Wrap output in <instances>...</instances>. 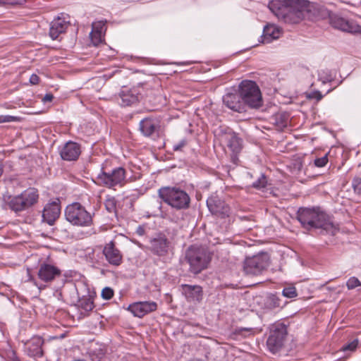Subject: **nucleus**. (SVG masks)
I'll return each mask as SVG.
<instances>
[{
    "label": "nucleus",
    "instance_id": "8fccbe9b",
    "mask_svg": "<svg viewBox=\"0 0 361 361\" xmlns=\"http://www.w3.org/2000/svg\"><path fill=\"white\" fill-rule=\"evenodd\" d=\"M54 99V96L51 94H46L43 98L44 102H51Z\"/></svg>",
    "mask_w": 361,
    "mask_h": 361
},
{
    "label": "nucleus",
    "instance_id": "37998d69",
    "mask_svg": "<svg viewBox=\"0 0 361 361\" xmlns=\"http://www.w3.org/2000/svg\"><path fill=\"white\" fill-rule=\"evenodd\" d=\"M104 26V24L101 21L94 23L92 24V31L102 30V32Z\"/></svg>",
    "mask_w": 361,
    "mask_h": 361
},
{
    "label": "nucleus",
    "instance_id": "20e7f679",
    "mask_svg": "<svg viewBox=\"0 0 361 361\" xmlns=\"http://www.w3.org/2000/svg\"><path fill=\"white\" fill-rule=\"evenodd\" d=\"M185 259L190 266V271L197 274L207 267L212 257L207 248L192 245L185 251Z\"/></svg>",
    "mask_w": 361,
    "mask_h": 361
},
{
    "label": "nucleus",
    "instance_id": "9d476101",
    "mask_svg": "<svg viewBox=\"0 0 361 361\" xmlns=\"http://www.w3.org/2000/svg\"><path fill=\"white\" fill-rule=\"evenodd\" d=\"M270 264L269 255L267 252L247 257L244 262V271L247 275L255 276L266 270Z\"/></svg>",
    "mask_w": 361,
    "mask_h": 361
},
{
    "label": "nucleus",
    "instance_id": "6ab92c4d",
    "mask_svg": "<svg viewBox=\"0 0 361 361\" xmlns=\"http://www.w3.org/2000/svg\"><path fill=\"white\" fill-rule=\"evenodd\" d=\"M81 153L80 145L77 142L68 141L60 149V156L65 161H75Z\"/></svg>",
    "mask_w": 361,
    "mask_h": 361
},
{
    "label": "nucleus",
    "instance_id": "e433bc0d",
    "mask_svg": "<svg viewBox=\"0 0 361 361\" xmlns=\"http://www.w3.org/2000/svg\"><path fill=\"white\" fill-rule=\"evenodd\" d=\"M328 154L329 153H326L323 157L315 159L314 161V165L319 168L324 167L328 163Z\"/></svg>",
    "mask_w": 361,
    "mask_h": 361
},
{
    "label": "nucleus",
    "instance_id": "a18cd8bd",
    "mask_svg": "<svg viewBox=\"0 0 361 361\" xmlns=\"http://www.w3.org/2000/svg\"><path fill=\"white\" fill-rule=\"evenodd\" d=\"M39 82V78L36 74H32L30 78V82L32 85H37Z\"/></svg>",
    "mask_w": 361,
    "mask_h": 361
},
{
    "label": "nucleus",
    "instance_id": "de8ad7c7",
    "mask_svg": "<svg viewBox=\"0 0 361 361\" xmlns=\"http://www.w3.org/2000/svg\"><path fill=\"white\" fill-rule=\"evenodd\" d=\"M136 234L140 236H142L145 233V228L144 226H138L135 231Z\"/></svg>",
    "mask_w": 361,
    "mask_h": 361
},
{
    "label": "nucleus",
    "instance_id": "2f4dec72",
    "mask_svg": "<svg viewBox=\"0 0 361 361\" xmlns=\"http://www.w3.org/2000/svg\"><path fill=\"white\" fill-rule=\"evenodd\" d=\"M104 206L109 213H115L116 211V200L114 197H109L105 200Z\"/></svg>",
    "mask_w": 361,
    "mask_h": 361
},
{
    "label": "nucleus",
    "instance_id": "5701e85b",
    "mask_svg": "<svg viewBox=\"0 0 361 361\" xmlns=\"http://www.w3.org/2000/svg\"><path fill=\"white\" fill-rule=\"evenodd\" d=\"M182 291L186 300L190 302H200L202 299V290L200 286L183 284Z\"/></svg>",
    "mask_w": 361,
    "mask_h": 361
},
{
    "label": "nucleus",
    "instance_id": "39448f33",
    "mask_svg": "<svg viewBox=\"0 0 361 361\" xmlns=\"http://www.w3.org/2000/svg\"><path fill=\"white\" fill-rule=\"evenodd\" d=\"M246 109H259L263 104L260 90L257 83L252 80H243L238 86Z\"/></svg>",
    "mask_w": 361,
    "mask_h": 361
},
{
    "label": "nucleus",
    "instance_id": "4be33fe9",
    "mask_svg": "<svg viewBox=\"0 0 361 361\" xmlns=\"http://www.w3.org/2000/svg\"><path fill=\"white\" fill-rule=\"evenodd\" d=\"M43 339L40 336H34L25 343L26 353L32 357H40L43 355Z\"/></svg>",
    "mask_w": 361,
    "mask_h": 361
},
{
    "label": "nucleus",
    "instance_id": "13d9d810",
    "mask_svg": "<svg viewBox=\"0 0 361 361\" xmlns=\"http://www.w3.org/2000/svg\"><path fill=\"white\" fill-rule=\"evenodd\" d=\"M319 76L322 79H323V78H322V75H321V74H319Z\"/></svg>",
    "mask_w": 361,
    "mask_h": 361
},
{
    "label": "nucleus",
    "instance_id": "f3484780",
    "mask_svg": "<svg viewBox=\"0 0 361 361\" xmlns=\"http://www.w3.org/2000/svg\"><path fill=\"white\" fill-rule=\"evenodd\" d=\"M157 304L154 301H143L134 302L129 305L128 310L135 316L139 318L156 311Z\"/></svg>",
    "mask_w": 361,
    "mask_h": 361
},
{
    "label": "nucleus",
    "instance_id": "3c124183",
    "mask_svg": "<svg viewBox=\"0 0 361 361\" xmlns=\"http://www.w3.org/2000/svg\"><path fill=\"white\" fill-rule=\"evenodd\" d=\"M333 80V77L331 76V75H326L324 79H323V82H331V80Z\"/></svg>",
    "mask_w": 361,
    "mask_h": 361
},
{
    "label": "nucleus",
    "instance_id": "a878e982",
    "mask_svg": "<svg viewBox=\"0 0 361 361\" xmlns=\"http://www.w3.org/2000/svg\"><path fill=\"white\" fill-rule=\"evenodd\" d=\"M157 121L153 118H145L140 123V129L145 136L152 135L157 128Z\"/></svg>",
    "mask_w": 361,
    "mask_h": 361
},
{
    "label": "nucleus",
    "instance_id": "1a4fd4ad",
    "mask_svg": "<svg viewBox=\"0 0 361 361\" xmlns=\"http://www.w3.org/2000/svg\"><path fill=\"white\" fill-rule=\"evenodd\" d=\"M38 197L37 191L34 188H30L20 195L11 197L8 202V207L16 212H21L35 204Z\"/></svg>",
    "mask_w": 361,
    "mask_h": 361
},
{
    "label": "nucleus",
    "instance_id": "0eeeda50",
    "mask_svg": "<svg viewBox=\"0 0 361 361\" xmlns=\"http://www.w3.org/2000/svg\"><path fill=\"white\" fill-rule=\"evenodd\" d=\"M97 178L100 185L109 188L123 187L128 182L126 170L121 166L116 167L109 171H106L104 168L102 167Z\"/></svg>",
    "mask_w": 361,
    "mask_h": 361
},
{
    "label": "nucleus",
    "instance_id": "6e6552de",
    "mask_svg": "<svg viewBox=\"0 0 361 361\" xmlns=\"http://www.w3.org/2000/svg\"><path fill=\"white\" fill-rule=\"evenodd\" d=\"M287 333V327L283 323L276 322L271 325L267 341V345L270 352L274 354L281 349Z\"/></svg>",
    "mask_w": 361,
    "mask_h": 361
},
{
    "label": "nucleus",
    "instance_id": "c85d7f7f",
    "mask_svg": "<svg viewBox=\"0 0 361 361\" xmlns=\"http://www.w3.org/2000/svg\"><path fill=\"white\" fill-rule=\"evenodd\" d=\"M254 332L252 328H247V327H236L233 333L232 336L234 338H238V336L242 337H247L249 335L252 334Z\"/></svg>",
    "mask_w": 361,
    "mask_h": 361
},
{
    "label": "nucleus",
    "instance_id": "58836bf2",
    "mask_svg": "<svg viewBox=\"0 0 361 361\" xmlns=\"http://www.w3.org/2000/svg\"><path fill=\"white\" fill-rule=\"evenodd\" d=\"M352 187L358 195H361V178L356 177L352 181Z\"/></svg>",
    "mask_w": 361,
    "mask_h": 361
},
{
    "label": "nucleus",
    "instance_id": "a211bd4d",
    "mask_svg": "<svg viewBox=\"0 0 361 361\" xmlns=\"http://www.w3.org/2000/svg\"><path fill=\"white\" fill-rule=\"evenodd\" d=\"M103 254L106 260L112 266L118 267L123 262V255L121 251L116 247L113 241L106 244L103 249Z\"/></svg>",
    "mask_w": 361,
    "mask_h": 361
},
{
    "label": "nucleus",
    "instance_id": "49530a36",
    "mask_svg": "<svg viewBox=\"0 0 361 361\" xmlns=\"http://www.w3.org/2000/svg\"><path fill=\"white\" fill-rule=\"evenodd\" d=\"M29 280H30V281H32V282L34 283V284H35V285L38 288V289H39V290H42L45 289V288H46V286H45V285H43V284H42V283H38V282H37V281H35V279H33L32 277H30Z\"/></svg>",
    "mask_w": 361,
    "mask_h": 361
},
{
    "label": "nucleus",
    "instance_id": "ea45409f",
    "mask_svg": "<svg viewBox=\"0 0 361 361\" xmlns=\"http://www.w3.org/2000/svg\"><path fill=\"white\" fill-rule=\"evenodd\" d=\"M102 298L104 300H110L114 296V290L109 287H105L102 290Z\"/></svg>",
    "mask_w": 361,
    "mask_h": 361
},
{
    "label": "nucleus",
    "instance_id": "423d86ee",
    "mask_svg": "<svg viewBox=\"0 0 361 361\" xmlns=\"http://www.w3.org/2000/svg\"><path fill=\"white\" fill-rule=\"evenodd\" d=\"M66 219L73 226L89 227L92 225L93 214L79 202L68 205L65 209Z\"/></svg>",
    "mask_w": 361,
    "mask_h": 361
},
{
    "label": "nucleus",
    "instance_id": "f704fd0d",
    "mask_svg": "<svg viewBox=\"0 0 361 361\" xmlns=\"http://www.w3.org/2000/svg\"><path fill=\"white\" fill-rule=\"evenodd\" d=\"M104 355V352L101 349L98 350L92 351L90 353V356L92 361H103Z\"/></svg>",
    "mask_w": 361,
    "mask_h": 361
},
{
    "label": "nucleus",
    "instance_id": "2eb2a0df",
    "mask_svg": "<svg viewBox=\"0 0 361 361\" xmlns=\"http://www.w3.org/2000/svg\"><path fill=\"white\" fill-rule=\"evenodd\" d=\"M207 206L209 212L214 215L224 218L230 214V207L217 195H211L207 200Z\"/></svg>",
    "mask_w": 361,
    "mask_h": 361
},
{
    "label": "nucleus",
    "instance_id": "dca6fc26",
    "mask_svg": "<svg viewBox=\"0 0 361 361\" xmlns=\"http://www.w3.org/2000/svg\"><path fill=\"white\" fill-rule=\"evenodd\" d=\"M61 214V205L59 200L48 202L42 211V221L53 226Z\"/></svg>",
    "mask_w": 361,
    "mask_h": 361
},
{
    "label": "nucleus",
    "instance_id": "6e6d98bb",
    "mask_svg": "<svg viewBox=\"0 0 361 361\" xmlns=\"http://www.w3.org/2000/svg\"><path fill=\"white\" fill-rule=\"evenodd\" d=\"M2 173H3V170L1 168H0V177L2 175Z\"/></svg>",
    "mask_w": 361,
    "mask_h": 361
},
{
    "label": "nucleus",
    "instance_id": "f257e3e1",
    "mask_svg": "<svg viewBox=\"0 0 361 361\" xmlns=\"http://www.w3.org/2000/svg\"><path fill=\"white\" fill-rule=\"evenodd\" d=\"M269 8L279 19L290 24L313 20L319 14L316 4L307 0H272Z\"/></svg>",
    "mask_w": 361,
    "mask_h": 361
},
{
    "label": "nucleus",
    "instance_id": "7c9ffc66",
    "mask_svg": "<svg viewBox=\"0 0 361 361\" xmlns=\"http://www.w3.org/2000/svg\"><path fill=\"white\" fill-rule=\"evenodd\" d=\"M90 40L94 46H97L103 41L102 30L91 31L90 33Z\"/></svg>",
    "mask_w": 361,
    "mask_h": 361
},
{
    "label": "nucleus",
    "instance_id": "c03bdc74",
    "mask_svg": "<svg viewBox=\"0 0 361 361\" xmlns=\"http://www.w3.org/2000/svg\"><path fill=\"white\" fill-rule=\"evenodd\" d=\"M185 145H186V141L185 140H182L178 143H177L173 146V149L174 151H180L182 149V148L184 146H185Z\"/></svg>",
    "mask_w": 361,
    "mask_h": 361
},
{
    "label": "nucleus",
    "instance_id": "a19ab883",
    "mask_svg": "<svg viewBox=\"0 0 361 361\" xmlns=\"http://www.w3.org/2000/svg\"><path fill=\"white\" fill-rule=\"evenodd\" d=\"M18 121L17 117L10 115H0V123H11Z\"/></svg>",
    "mask_w": 361,
    "mask_h": 361
},
{
    "label": "nucleus",
    "instance_id": "09e8293b",
    "mask_svg": "<svg viewBox=\"0 0 361 361\" xmlns=\"http://www.w3.org/2000/svg\"><path fill=\"white\" fill-rule=\"evenodd\" d=\"M310 97L315 98L317 101H319V100L322 99L323 96L322 95V94L319 92H313L311 95H310Z\"/></svg>",
    "mask_w": 361,
    "mask_h": 361
},
{
    "label": "nucleus",
    "instance_id": "864d4df0",
    "mask_svg": "<svg viewBox=\"0 0 361 361\" xmlns=\"http://www.w3.org/2000/svg\"><path fill=\"white\" fill-rule=\"evenodd\" d=\"M13 361H20V360L19 359V357L15 356L13 358Z\"/></svg>",
    "mask_w": 361,
    "mask_h": 361
},
{
    "label": "nucleus",
    "instance_id": "b1692460",
    "mask_svg": "<svg viewBox=\"0 0 361 361\" xmlns=\"http://www.w3.org/2000/svg\"><path fill=\"white\" fill-rule=\"evenodd\" d=\"M68 26L69 22L65 19L60 17L54 18L50 24L49 36L52 39H56L61 34L66 32Z\"/></svg>",
    "mask_w": 361,
    "mask_h": 361
},
{
    "label": "nucleus",
    "instance_id": "bb28decb",
    "mask_svg": "<svg viewBox=\"0 0 361 361\" xmlns=\"http://www.w3.org/2000/svg\"><path fill=\"white\" fill-rule=\"evenodd\" d=\"M286 302L282 304L281 299L275 294H270L266 300L265 305L267 308L273 310L277 307H283Z\"/></svg>",
    "mask_w": 361,
    "mask_h": 361
},
{
    "label": "nucleus",
    "instance_id": "c756f323",
    "mask_svg": "<svg viewBox=\"0 0 361 361\" xmlns=\"http://www.w3.org/2000/svg\"><path fill=\"white\" fill-rule=\"evenodd\" d=\"M274 124L279 128H285L288 124L287 116L285 114H278L274 117Z\"/></svg>",
    "mask_w": 361,
    "mask_h": 361
},
{
    "label": "nucleus",
    "instance_id": "c9c22d12",
    "mask_svg": "<svg viewBox=\"0 0 361 361\" xmlns=\"http://www.w3.org/2000/svg\"><path fill=\"white\" fill-rule=\"evenodd\" d=\"M347 288L349 290L354 289L357 286H361L360 281L358 280L357 278L353 276L350 277L346 283Z\"/></svg>",
    "mask_w": 361,
    "mask_h": 361
},
{
    "label": "nucleus",
    "instance_id": "4d7b16f0",
    "mask_svg": "<svg viewBox=\"0 0 361 361\" xmlns=\"http://www.w3.org/2000/svg\"><path fill=\"white\" fill-rule=\"evenodd\" d=\"M73 361H85L84 360H73Z\"/></svg>",
    "mask_w": 361,
    "mask_h": 361
},
{
    "label": "nucleus",
    "instance_id": "cd10ccee",
    "mask_svg": "<svg viewBox=\"0 0 361 361\" xmlns=\"http://www.w3.org/2000/svg\"><path fill=\"white\" fill-rule=\"evenodd\" d=\"M78 307L85 312H90L94 307L93 300L90 296H84L78 301Z\"/></svg>",
    "mask_w": 361,
    "mask_h": 361
},
{
    "label": "nucleus",
    "instance_id": "72a5a7b5",
    "mask_svg": "<svg viewBox=\"0 0 361 361\" xmlns=\"http://www.w3.org/2000/svg\"><path fill=\"white\" fill-rule=\"evenodd\" d=\"M267 183L266 176L261 174L257 180L252 183V186L255 189H262L266 187Z\"/></svg>",
    "mask_w": 361,
    "mask_h": 361
},
{
    "label": "nucleus",
    "instance_id": "f03ea898",
    "mask_svg": "<svg viewBox=\"0 0 361 361\" xmlns=\"http://www.w3.org/2000/svg\"><path fill=\"white\" fill-rule=\"evenodd\" d=\"M297 219L307 230L322 228L329 231L333 228L329 216L320 207H301L298 210Z\"/></svg>",
    "mask_w": 361,
    "mask_h": 361
},
{
    "label": "nucleus",
    "instance_id": "ddd939ff",
    "mask_svg": "<svg viewBox=\"0 0 361 361\" xmlns=\"http://www.w3.org/2000/svg\"><path fill=\"white\" fill-rule=\"evenodd\" d=\"M37 276L40 281L50 283L61 276V270L53 264L42 262L39 264Z\"/></svg>",
    "mask_w": 361,
    "mask_h": 361
},
{
    "label": "nucleus",
    "instance_id": "79ce46f5",
    "mask_svg": "<svg viewBox=\"0 0 361 361\" xmlns=\"http://www.w3.org/2000/svg\"><path fill=\"white\" fill-rule=\"evenodd\" d=\"M25 2V0H0L1 4H23Z\"/></svg>",
    "mask_w": 361,
    "mask_h": 361
},
{
    "label": "nucleus",
    "instance_id": "4c0bfd02",
    "mask_svg": "<svg viewBox=\"0 0 361 361\" xmlns=\"http://www.w3.org/2000/svg\"><path fill=\"white\" fill-rule=\"evenodd\" d=\"M357 345H358V340L354 339L350 343L344 345L342 347L341 350L344 352L348 351V350L352 352V351H354L357 348Z\"/></svg>",
    "mask_w": 361,
    "mask_h": 361
},
{
    "label": "nucleus",
    "instance_id": "f8f14e48",
    "mask_svg": "<svg viewBox=\"0 0 361 361\" xmlns=\"http://www.w3.org/2000/svg\"><path fill=\"white\" fill-rule=\"evenodd\" d=\"M224 104L233 111L243 113L247 111L240 93L235 90H228L222 98Z\"/></svg>",
    "mask_w": 361,
    "mask_h": 361
},
{
    "label": "nucleus",
    "instance_id": "393cba45",
    "mask_svg": "<svg viewBox=\"0 0 361 361\" xmlns=\"http://www.w3.org/2000/svg\"><path fill=\"white\" fill-rule=\"evenodd\" d=\"M280 36L279 29L274 25H267L263 29L262 35V43H270L274 39H278Z\"/></svg>",
    "mask_w": 361,
    "mask_h": 361
},
{
    "label": "nucleus",
    "instance_id": "5fc2aeb1",
    "mask_svg": "<svg viewBox=\"0 0 361 361\" xmlns=\"http://www.w3.org/2000/svg\"><path fill=\"white\" fill-rule=\"evenodd\" d=\"M189 361H202V360H200V359H192V360H190Z\"/></svg>",
    "mask_w": 361,
    "mask_h": 361
},
{
    "label": "nucleus",
    "instance_id": "603ef678",
    "mask_svg": "<svg viewBox=\"0 0 361 361\" xmlns=\"http://www.w3.org/2000/svg\"><path fill=\"white\" fill-rule=\"evenodd\" d=\"M161 208H162L161 202L158 203L157 209H158V212L159 213H157L156 215H157V216L160 215V216H163V212L161 211Z\"/></svg>",
    "mask_w": 361,
    "mask_h": 361
},
{
    "label": "nucleus",
    "instance_id": "4468645a",
    "mask_svg": "<svg viewBox=\"0 0 361 361\" xmlns=\"http://www.w3.org/2000/svg\"><path fill=\"white\" fill-rule=\"evenodd\" d=\"M331 25L338 30L350 33H361V26L352 20H348L337 15L331 16Z\"/></svg>",
    "mask_w": 361,
    "mask_h": 361
},
{
    "label": "nucleus",
    "instance_id": "9b49d317",
    "mask_svg": "<svg viewBox=\"0 0 361 361\" xmlns=\"http://www.w3.org/2000/svg\"><path fill=\"white\" fill-rule=\"evenodd\" d=\"M171 247V243L162 233H157L149 240V250L159 257L166 256Z\"/></svg>",
    "mask_w": 361,
    "mask_h": 361
},
{
    "label": "nucleus",
    "instance_id": "7ed1b4c3",
    "mask_svg": "<svg viewBox=\"0 0 361 361\" xmlns=\"http://www.w3.org/2000/svg\"><path fill=\"white\" fill-rule=\"evenodd\" d=\"M158 196L164 202L176 211L188 209L190 206L189 195L178 187H161L158 190Z\"/></svg>",
    "mask_w": 361,
    "mask_h": 361
},
{
    "label": "nucleus",
    "instance_id": "aec40b11",
    "mask_svg": "<svg viewBox=\"0 0 361 361\" xmlns=\"http://www.w3.org/2000/svg\"><path fill=\"white\" fill-rule=\"evenodd\" d=\"M224 137L227 147L233 154L232 155V161L235 163V161L238 159L237 154L240 152L243 148V140L233 131L226 133Z\"/></svg>",
    "mask_w": 361,
    "mask_h": 361
},
{
    "label": "nucleus",
    "instance_id": "412c9836",
    "mask_svg": "<svg viewBox=\"0 0 361 361\" xmlns=\"http://www.w3.org/2000/svg\"><path fill=\"white\" fill-rule=\"evenodd\" d=\"M140 92L135 87H124L119 93L121 102L119 104L122 106H131L139 101Z\"/></svg>",
    "mask_w": 361,
    "mask_h": 361
},
{
    "label": "nucleus",
    "instance_id": "473e14b6",
    "mask_svg": "<svg viewBox=\"0 0 361 361\" xmlns=\"http://www.w3.org/2000/svg\"><path fill=\"white\" fill-rule=\"evenodd\" d=\"M282 295L283 296L288 298H293L298 295L296 288L293 286H287L285 287L282 290Z\"/></svg>",
    "mask_w": 361,
    "mask_h": 361
}]
</instances>
